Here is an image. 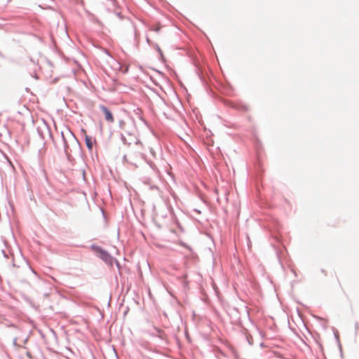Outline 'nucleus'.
Returning <instances> with one entry per match:
<instances>
[{"mask_svg":"<svg viewBox=\"0 0 359 359\" xmlns=\"http://www.w3.org/2000/svg\"><path fill=\"white\" fill-rule=\"evenodd\" d=\"M100 109L104 114L105 120L109 123H113L114 121V118L112 113L104 105L100 106Z\"/></svg>","mask_w":359,"mask_h":359,"instance_id":"obj_1","label":"nucleus"},{"mask_svg":"<svg viewBox=\"0 0 359 359\" xmlns=\"http://www.w3.org/2000/svg\"><path fill=\"white\" fill-rule=\"evenodd\" d=\"M97 252L99 254V257L103 259L107 263H111L112 258L105 251L98 249Z\"/></svg>","mask_w":359,"mask_h":359,"instance_id":"obj_2","label":"nucleus"},{"mask_svg":"<svg viewBox=\"0 0 359 359\" xmlns=\"http://www.w3.org/2000/svg\"><path fill=\"white\" fill-rule=\"evenodd\" d=\"M86 143L88 149H91L93 147V143L91 139L88 135H86Z\"/></svg>","mask_w":359,"mask_h":359,"instance_id":"obj_3","label":"nucleus"},{"mask_svg":"<svg viewBox=\"0 0 359 359\" xmlns=\"http://www.w3.org/2000/svg\"><path fill=\"white\" fill-rule=\"evenodd\" d=\"M150 29L154 30L155 32H158L161 29V26L160 25L157 24L154 25Z\"/></svg>","mask_w":359,"mask_h":359,"instance_id":"obj_4","label":"nucleus"},{"mask_svg":"<svg viewBox=\"0 0 359 359\" xmlns=\"http://www.w3.org/2000/svg\"><path fill=\"white\" fill-rule=\"evenodd\" d=\"M321 271H322V273H323L325 276H326V272H325V270H322Z\"/></svg>","mask_w":359,"mask_h":359,"instance_id":"obj_5","label":"nucleus"}]
</instances>
